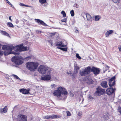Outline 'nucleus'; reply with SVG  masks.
<instances>
[{
  "instance_id": "72a5a7b5",
  "label": "nucleus",
  "mask_w": 121,
  "mask_h": 121,
  "mask_svg": "<svg viewBox=\"0 0 121 121\" xmlns=\"http://www.w3.org/2000/svg\"><path fill=\"white\" fill-rule=\"evenodd\" d=\"M76 56L77 58H78L79 59H81V58L79 56V54L78 53L76 54Z\"/></svg>"
},
{
  "instance_id": "0eeeda50",
  "label": "nucleus",
  "mask_w": 121,
  "mask_h": 121,
  "mask_svg": "<svg viewBox=\"0 0 121 121\" xmlns=\"http://www.w3.org/2000/svg\"><path fill=\"white\" fill-rule=\"evenodd\" d=\"M12 60V62L18 65H20L23 63V60L22 58L18 56H14L13 57Z\"/></svg>"
},
{
  "instance_id": "aec40b11",
  "label": "nucleus",
  "mask_w": 121,
  "mask_h": 121,
  "mask_svg": "<svg viewBox=\"0 0 121 121\" xmlns=\"http://www.w3.org/2000/svg\"><path fill=\"white\" fill-rule=\"evenodd\" d=\"M1 33L3 35L6 36L8 37H9V34L6 31L2 30L0 31Z\"/></svg>"
},
{
  "instance_id": "37998d69",
  "label": "nucleus",
  "mask_w": 121,
  "mask_h": 121,
  "mask_svg": "<svg viewBox=\"0 0 121 121\" xmlns=\"http://www.w3.org/2000/svg\"><path fill=\"white\" fill-rule=\"evenodd\" d=\"M51 86L52 87H55V84H52Z\"/></svg>"
},
{
  "instance_id": "473e14b6",
  "label": "nucleus",
  "mask_w": 121,
  "mask_h": 121,
  "mask_svg": "<svg viewBox=\"0 0 121 121\" xmlns=\"http://www.w3.org/2000/svg\"><path fill=\"white\" fill-rule=\"evenodd\" d=\"M6 2L8 3V4H9L11 6V7H13V5L11 4L9 2V1L8 0H6Z\"/></svg>"
},
{
  "instance_id": "ddd939ff",
  "label": "nucleus",
  "mask_w": 121,
  "mask_h": 121,
  "mask_svg": "<svg viewBox=\"0 0 121 121\" xmlns=\"http://www.w3.org/2000/svg\"><path fill=\"white\" fill-rule=\"evenodd\" d=\"M35 22H37L39 25H42L44 26H46L47 25L43 21L39 19H35Z\"/></svg>"
},
{
  "instance_id": "5701e85b",
  "label": "nucleus",
  "mask_w": 121,
  "mask_h": 121,
  "mask_svg": "<svg viewBox=\"0 0 121 121\" xmlns=\"http://www.w3.org/2000/svg\"><path fill=\"white\" fill-rule=\"evenodd\" d=\"M58 48L59 49H60L61 50H62L66 52L67 50L68 49L67 48H62L60 47Z\"/></svg>"
},
{
  "instance_id": "f3484780",
  "label": "nucleus",
  "mask_w": 121,
  "mask_h": 121,
  "mask_svg": "<svg viewBox=\"0 0 121 121\" xmlns=\"http://www.w3.org/2000/svg\"><path fill=\"white\" fill-rule=\"evenodd\" d=\"M101 86L103 87L107 88L108 87L107 82L105 81H103L101 84Z\"/></svg>"
},
{
  "instance_id": "f03ea898",
  "label": "nucleus",
  "mask_w": 121,
  "mask_h": 121,
  "mask_svg": "<svg viewBox=\"0 0 121 121\" xmlns=\"http://www.w3.org/2000/svg\"><path fill=\"white\" fill-rule=\"evenodd\" d=\"M100 71V69L99 68L93 66L91 69L90 66H88L86 68L83 70L80 71V74L82 76H85L90 74L91 71L95 75L99 74Z\"/></svg>"
},
{
  "instance_id": "a211bd4d",
  "label": "nucleus",
  "mask_w": 121,
  "mask_h": 121,
  "mask_svg": "<svg viewBox=\"0 0 121 121\" xmlns=\"http://www.w3.org/2000/svg\"><path fill=\"white\" fill-rule=\"evenodd\" d=\"M113 32V31L112 30H110L109 31H108L105 34L106 36L107 37H108L109 36L110 34H112Z\"/></svg>"
},
{
  "instance_id": "a878e982",
  "label": "nucleus",
  "mask_w": 121,
  "mask_h": 121,
  "mask_svg": "<svg viewBox=\"0 0 121 121\" xmlns=\"http://www.w3.org/2000/svg\"><path fill=\"white\" fill-rule=\"evenodd\" d=\"M12 76L15 79H18L19 80H20V79L19 78L17 75L14 74H12Z\"/></svg>"
},
{
  "instance_id": "c756f323",
  "label": "nucleus",
  "mask_w": 121,
  "mask_h": 121,
  "mask_svg": "<svg viewBox=\"0 0 121 121\" xmlns=\"http://www.w3.org/2000/svg\"><path fill=\"white\" fill-rule=\"evenodd\" d=\"M31 57L30 56H28L26 58H25L24 60L26 61H27L31 59Z\"/></svg>"
},
{
  "instance_id": "58836bf2",
  "label": "nucleus",
  "mask_w": 121,
  "mask_h": 121,
  "mask_svg": "<svg viewBox=\"0 0 121 121\" xmlns=\"http://www.w3.org/2000/svg\"><path fill=\"white\" fill-rule=\"evenodd\" d=\"M55 34L56 33H51L50 36L51 37L54 36L55 35Z\"/></svg>"
},
{
  "instance_id": "c85d7f7f",
  "label": "nucleus",
  "mask_w": 121,
  "mask_h": 121,
  "mask_svg": "<svg viewBox=\"0 0 121 121\" xmlns=\"http://www.w3.org/2000/svg\"><path fill=\"white\" fill-rule=\"evenodd\" d=\"M61 13L62 14L63 17H66V13L64 11H62L61 12Z\"/></svg>"
},
{
  "instance_id": "dca6fc26",
  "label": "nucleus",
  "mask_w": 121,
  "mask_h": 121,
  "mask_svg": "<svg viewBox=\"0 0 121 121\" xmlns=\"http://www.w3.org/2000/svg\"><path fill=\"white\" fill-rule=\"evenodd\" d=\"M7 106H5L3 108H1L0 110V113H6L7 111Z\"/></svg>"
},
{
  "instance_id": "4c0bfd02",
  "label": "nucleus",
  "mask_w": 121,
  "mask_h": 121,
  "mask_svg": "<svg viewBox=\"0 0 121 121\" xmlns=\"http://www.w3.org/2000/svg\"><path fill=\"white\" fill-rule=\"evenodd\" d=\"M94 99V98L92 97L91 95H90L88 97V99Z\"/></svg>"
},
{
  "instance_id": "f257e3e1",
  "label": "nucleus",
  "mask_w": 121,
  "mask_h": 121,
  "mask_svg": "<svg viewBox=\"0 0 121 121\" xmlns=\"http://www.w3.org/2000/svg\"><path fill=\"white\" fill-rule=\"evenodd\" d=\"M23 45V44L22 43L15 47L14 48L15 52H6V51H9L11 50L10 47L8 46L3 45L2 47V49L3 50H5L4 55L5 56H7L11 54L18 55L19 54V52L26 51L27 48V47H24Z\"/></svg>"
},
{
  "instance_id": "ea45409f",
  "label": "nucleus",
  "mask_w": 121,
  "mask_h": 121,
  "mask_svg": "<svg viewBox=\"0 0 121 121\" xmlns=\"http://www.w3.org/2000/svg\"><path fill=\"white\" fill-rule=\"evenodd\" d=\"M118 48L119 50V51L121 52V45H119L118 46Z\"/></svg>"
},
{
  "instance_id": "39448f33",
  "label": "nucleus",
  "mask_w": 121,
  "mask_h": 121,
  "mask_svg": "<svg viewBox=\"0 0 121 121\" xmlns=\"http://www.w3.org/2000/svg\"><path fill=\"white\" fill-rule=\"evenodd\" d=\"M38 70L39 73L42 74H45L47 73H51L49 68L48 66L43 65H41L38 67Z\"/></svg>"
},
{
  "instance_id": "f704fd0d",
  "label": "nucleus",
  "mask_w": 121,
  "mask_h": 121,
  "mask_svg": "<svg viewBox=\"0 0 121 121\" xmlns=\"http://www.w3.org/2000/svg\"><path fill=\"white\" fill-rule=\"evenodd\" d=\"M61 21L62 22H66L67 21V18H64L63 19L61 20Z\"/></svg>"
},
{
  "instance_id": "f8f14e48",
  "label": "nucleus",
  "mask_w": 121,
  "mask_h": 121,
  "mask_svg": "<svg viewBox=\"0 0 121 121\" xmlns=\"http://www.w3.org/2000/svg\"><path fill=\"white\" fill-rule=\"evenodd\" d=\"M116 89H113L112 87L110 88H108L106 90L108 94L111 95L115 92Z\"/></svg>"
},
{
  "instance_id": "49530a36",
  "label": "nucleus",
  "mask_w": 121,
  "mask_h": 121,
  "mask_svg": "<svg viewBox=\"0 0 121 121\" xmlns=\"http://www.w3.org/2000/svg\"><path fill=\"white\" fill-rule=\"evenodd\" d=\"M75 32H76V33H77L78 32V30L77 29L76 30H75Z\"/></svg>"
},
{
  "instance_id": "a18cd8bd",
  "label": "nucleus",
  "mask_w": 121,
  "mask_h": 121,
  "mask_svg": "<svg viewBox=\"0 0 121 121\" xmlns=\"http://www.w3.org/2000/svg\"><path fill=\"white\" fill-rule=\"evenodd\" d=\"M9 20H10L11 21H12V20L11 19V16H10V17H9Z\"/></svg>"
},
{
  "instance_id": "09e8293b",
  "label": "nucleus",
  "mask_w": 121,
  "mask_h": 121,
  "mask_svg": "<svg viewBox=\"0 0 121 121\" xmlns=\"http://www.w3.org/2000/svg\"><path fill=\"white\" fill-rule=\"evenodd\" d=\"M67 74L68 75H69V73L67 72Z\"/></svg>"
},
{
  "instance_id": "6ab92c4d",
  "label": "nucleus",
  "mask_w": 121,
  "mask_h": 121,
  "mask_svg": "<svg viewBox=\"0 0 121 121\" xmlns=\"http://www.w3.org/2000/svg\"><path fill=\"white\" fill-rule=\"evenodd\" d=\"M86 17L87 19L88 20L90 21L92 19V17L88 13H86Z\"/></svg>"
},
{
  "instance_id": "4468645a",
  "label": "nucleus",
  "mask_w": 121,
  "mask_h": 121,
  "mask_svg": "<svg viewBox=\"0 0 121 121\" xmlns=\"http://www.w3.org/2000/svg\"><path fill=\"white\" fill-rule=\"evenodd\" d=\"M30 90L26 89L24 88L20 89L19 90L20 92L24 94H27L29 93Z\"/></svg>"
},
{
  "instance_id": "2eb2a0df",
  "label": "nucleus",
  "mask_w": 121,
  "mask_h": 121,
  "mask_svg": "<svg viewBox=\"0 0 121 121\" xmlns=\"http://www.w3.org/2000/svg\"><path fill=\"white\" fill-rule=\"evenodd\" d=\"M55 45L57 47H65L66 46L65 45H64L62 41H59L57 43L55 44Z\"/></svg>"
},
{
  "instance_id": "6e6552de",
  "label": "nucleus",
  "mask_w": 121,
  "mask_h": 121,
  "mask_svg": "<svg viewBox=\"0 0 121 121\" xmlns=\"http://www.w3.org/2000/svg\"><path fill=\"white\" fill-rule=\"evenodd\" d=\"M61 117V116L59 115L52 114V115L45 116L43 117V118L44 119H56L60 118Z\"/></svg>"
},
{
  "instance_id": "bb28decb",
  "label": "nucleus",
  "mask_w": 121,
  "mask_h": 121,
  "mask_svg": "<svg viewBox=\"0 0 121 121\" xmlns=\"http://www.w3.org/2000/svg\"><path fill=\"white\" fill-rule=\"evenodd\" d=\"M100 19L99 17V16H95V21H98Z\"/></svg>"
},
{
  "instance_id": "393cba45",
  "label": "nucleus",
  "mask_w": 121,
  "mask_h": 121,
  "mask_svg": "<svg viewBox=\"0 0 121 121\" xmlns=\"http://www.w3.org/2000/svg\"><path fill=\"white\" fill-rule=\"evenodd\" d=\"M7 26L10 27H13L14 26L13 24L11 22H8L7 24Z\"/></svg>"
},
{
  "instance_id": "c03bdc74",
  "label": "nucleus",
  "mask_w": 121,
  "mask_h": 121,
  "mask_svg": "<svg viewBox=\"0 0 121 121\" xmlns=\"http://www.w3.org/2000/svg\"><path fill=\"white\" fill-rule=\"evenodd\" d=\"M107 98L106 97H104V98H103V100L105 99V100H107Z\"/></svg>"
},
{
  "instance_id": "a19ab883",
  "label": "nucleus",
  "mask_w": 121,
  "mask_h": 121,
  "mask_svg": "<svg viewBox=\"0 0 121 121\" xmlns=\"http://www.w3.org/2000/svg\"><path fill=\"white\" fill-rule=\"evenodd\" d=\"M3 55V51L0 50V55L2 56Z\"/></svg>"
},
{
  "instance_id": "1a4fd4ad",
  "label": "nucleus",
  "mask_w": 121,
  "mask_h": 121,
  "mask_svg": "<svg viewBox=\"0 0 121 121\" xmlns=\"http://www.w3.org/2000/svg\"><path fill=\"white\" fill-rule=\"evenodd\" d=\"M27 117L26 115L20 114L17 116V121H27Z\"/></svg>"
},
{
  "instance_id": "e433bc0d",
  "label": "nucleus",
  "mask_w": 121,
  "mask_h": 121,
  "mask_svg": "<svg viewBox=\"0 0 121 121\" xmlns=\"http://www.w3.org/2000/svg\"><path fill=\"white\" fill-rule=\"evenodd\" d=\"M48 42L51 45V46H52V40H50L48 41Z\"/></svg>"
},
{
  "instance_id": "de8ad7c7",
  "label": "nucleus",
  "mask_w": 121,
  "mask_h": 121,
  "mask_svg": "<svg viewBox=\"0 0 121 121\" xmlns=\"http://www.w3.org/2000/svg\"><path fill=\"white\" fill-rule=\"evenodd\" d=\"M69 72H70V73H69V74H70V75L71 74H72V73H71V71H70Z\"/></svg>"
},
{
  "instance_id": "4be33fe9",
  "label": "nucleus",
  "mask_w": 121,
  "mask_h": 121,
  "mask_svg": "<svg viewBox=\"0 0 121 121\" xmlns=\"http://www.w3.org/2000/svg\"><path fill=\"white\" fill-rule=\"evenodd\" d=\"M103 117L105 120H107L108 119V116L106 113H104Z\"/></svg>"
},
{
  "instance_id": "b1692460",
  "label": "nucleus",
  "mask_w": 121,
  "mask_h": 121,
  "mask_svg": "<svg viewBox=\"0 0 121 121\" xmlns=\"http://www.w3.org/2000/svg\"><path fill=\"white\" fill-rule=\"evenodd\" d=\"M39 2L41 4H44L46 3L47 2L46 0H39Z\"/></svg>"
},
{
  "instance_id": "412c9836",
  "label": "nucleus",
  "mask_w": 121,
  "mask_h": 121,
  "mask_svg": "<svg viewBox=\"0 0 121 121\" xmlns=\"http://www.w3.org/2000/svg\"><path fill=\"white\" fill-rule=\"evenodd\" d=\"M74 70L75 71L76 73L78 72V70L80 68L77 65H74Z\"/></svg>"
},
{
  "instance_id": "8fccbe9b",
  "label": "nucleus",
  "mask_w": 121,
  "mask_h": 121,
  "mask_svg": "<svg viewBox=\"0 0 121 121\" xmlns=\"http://www.w3.org/2000/svg\"><path fill=\"white\" fill-rule=\"evenodd\" d=\"M107 67H108V66H107Z\"/></svg>"
},
{
  "instance_id": "9d476101",
  "label": "nucleus",
  "mask_w": 121,
  "mask_h": 121,
  "mask_svg": "<svg viewBox=\"0 0 121 121\" xmlns=\"http://www.w3.org/2000/svg\"><path fill=\"white\" fill-rule=\"evenodd\" d=\"M51 73H47V74L45 75L41 76V79L42 80H50L51 77L50 75Z\"/></svg>"
},
{
  "instance_id": "79ce46f5",
  "label": "nucleus",
  "mask_w": 121,
  "mask_h": 121,
  "mask_svg": "<svg viewBox=\"0 0 121 121\" xmlns=\"http://www.w3.org/2000/svg\"><path fill=\"white\" fill-rule=\"evenodd\" d=\"M78 115L79 116H81L82 114L81 113H80V112H79L78 113Z\"/></svg>"
},
{
  "instance_id": "7ed1b4c3",
  "label": "nucleus",
  "mask_w": 121,
  "mask_h": 121,
  "mask_svg": "<svg viewBox=\"0 0 121 121\" xmlns=\"http://www.w3.org/2000/svg\"><path fill=\"white\" fill-rule=\"evenodd\" d=\"M68 93L66 90L65 88L60 86L57 88V90L55 91L53 94L55 96H57L58 97H60L61 94L63 95L64 96V97L62 99H64L66 98V95H67Z\"/></svg>"
},
{
  "instance_id": "2f4dec72",
  "label": "nucleus",
  "mask_w": 121,
  "mask_h": 121,
  "mask_svg": "<svg viewBox=\"0 0 121 121\" xmlns=\"http://www.w3.org/2000/svg\"><path fill=\"white\" fill-rule=\"evenodd\" d=\"M117 111L119 112L121 114V107L119 106L117 109Z\"/></svg>"
},
{
  "instance_id": "9b49d317",
  "label": "nucleus",
  "mask_w": 121,
  "mask_h": 121,
  "mask_svg": "<svg viewBox=\"0 0 121 121\" xmlns=\"http://www.w3.org/2000/svg\"><path fill=\"white\" fill-rule=\"evenodd\" d=\"M115 77L114 76L109 80L108 81L109 85L110 87H111L113 86L115 84Z\"/></svg>"
},
{
  "instance_id": "7c9ffc66",
  "label": "nucleus",
  "mask_w": 121,
  "mask_h": 121,
  "mask_svg": "<svg viewBox=\"0 0 121 121\" xmlns=\"http://www.w3.org/2000/svg\"><path fill=\"white\" fill-rule=\"evenodd\" d=\"M70 14L71 15V16L72 17H73L74 16V11L73 10H72L70 11Z\"/></svg>"
},
{
  "instance_id": "cd10ccee",
  "label": "nucleus",
  "mask_w": 121,
  "mask_h": 121,
  "mask_svg": "<svg viewBox=\"0 0 121 121\" xmlns=\"http://www.w3.org/2000/svg\"><path fill=\"white\" fill-rule=\"evenodd\" d=\"M19 5L21 6H25L26 7H29L30 6H29L25 4L22 3H20L19 4Z\"/></svg>"
},
{
  "instance_id": "423d86ee",
  "label": "nucleus",
  "mask_w": 121,
  "mask_h": 121,
  "mask_svg": "<svg viewBox=\"0 0 121 121\" xmlns=\"http://www.w3.org/2000/svg\"><path fill=\"white\" fill-rule=\"evenodd\" d=\"M96 90V91L94 93V95L96 97L104 94L105 92V89L102 88L100 86H98Z\"/></svg>"
},
{
  "instance_id": "c9c22d12",
  "label": "nucleus",
  "mask_w": 121,
  "mask_h": 121,
  "mask_svg": "<svg viewBox=\"0 0 121 121\" xmlns=\"http://www.w3.org/2000/svg\"><path fill=\"white\" fill-rule=\"evenodd\" d=\"M67 116H71V114L70 112L69 111L66 112Z\"/></svg>"
},
{
  "instance_id": "20e7f679",
  "label": "nucleus",
  "mask_w": 121,
  "mask_h": 121,
  "mask_svg": "<svg viewBox=\"0 0 121 121\" xmlns=\"http://www.w3.org/2000/svg\"><path fill=\"white\" fill-rule=\"evenodd\" d=\"M39 63L37 62H29L26 64V68L31 71H34L38 68Z\"/></svg>"
}]
</instances>
